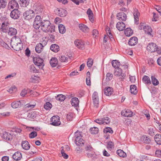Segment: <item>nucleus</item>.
Masks as SVG:
<instances>
[{"label": "nucleus", "mask_w": 161, "mask_h": 161, "mask_svg": "<svg viewBox=\"0 0 161 161\" xmlns=\"http://www.w3.org/2000/svg\"><path fill=\"white\" fill-rule=\"evenodd\" d=\"M10 24L7 21L3 22L2 24L1 29L2 30H10L13 29V30H16L15 28H12L10 26Z\"/></svg>", "instance_id": "obj_9"}, {"label": "nucleus", "mask_w": 161, "mask_h": 161, "mask_svg": "<svg viewBox=\"0 0 161 161\" xmlns=\"http://www.w3.org/2000/svg\"><path fill=\"white\" fill-rule=\"evenodd\" d=\"M142 139L144 142L147 144L150 143L151 141L150 139L146 136H143L142 137Z\"/></svg>", "instance_id": "obj_43"}, {"label": "nucleus", "mask_w": 161, "mask_h": 161, "mask_svg": "<svg viewBox=\"0 0 161 161\" xmlns=\"http://www.w3.org/2000/svg\"><path fill=\"white\" fill-rule=\"evenodd\" d=\"M117 19L121 21H125L127 19V17L126 14L122 12H120L117 14Z\"/></svg>", "instance_id": "obj_15"}, {"label": "nucleus", "mask_w": 161, "mask_h": 161, "mask_svg": "<svg viewBox=\"0 0 161 161\" xmlns=\"http://www.w3.org/2000/svg\"><path fill=\"white\" fill-rule=\"evenodd\" d=\"M154 140L158 144H161V135L156 134L154 137Z\"/></svg>", "instance_id": "obj_33"}, {"label": "nucleus", "mask_w": 161, "mask_h": 161, "mask_svg": "<svg viewBox=\"0 0 161 161\" xmlns=\"http://www.w3.org/2000/svg\"><path fill=\"white\" fill-rule=\"evenodd\" d=\"M44 22V21L42 22L41 16L37 15L36 16L35 19L33 23V27L35 29L37 30L39 29L41 26L42 29V25H43L42 24H43Z\"/></svg>", "instance_id": "obj_2"}, {"label": "nucleus", "mask_w": 161, "mask_h": 161, "mask_svg": "<svg viewBox=\"0 0 161 161\" xmlns=\"http://www.w3.org/2000/svg\"><path fill=\"white\" fill-rule=\"evenodd\" d=\"M151 78L152 82L153 85L154 86H157L159 82L158 80L154 76H152Z\"/></svg>", "instance_id": "obj_40"}, {"label": "nucleus", "mask_w": 161, "mask_h": 161, "mask_svg": "<svg viewBox=\"0 0 161 161\" xmlns=\"http://www.w3.org/2000/svg\"><path fill=\"white\" fill-rule=\"evenodd\" d=\"M13 158L16 161L20 160L22 158L21 153L19 152L15 153L12 156Z\"/></svg>", "instance_id": "obj_24"}, {"label": "nucleus", "mask_w": 161, "mask_h": 161, "mask_svg": "<svg viewBox=\"0 0 161 161\" xmlns=\"http://www.w3.org/2000/svg\"><path fill=\"white\" fill-rule=\"evenodd\" d=\"M7 3L5 0H0V9L6 7Z\"/></svg>", "instance_id": "obj_44"}, {"label": "nucleus", "mask_w": 161, "mask_h": 161, "mask_svg": "<svg viewBox=\"0 0 161 161\" xmlns=\"http://www.w3.org/2000/svg\"><path fill=\"white\" fill-rule=\"evenodd\" d=\"M86 13L88 16L91 22H93L94 20L93 18V14L90 8H88L87 11Z\"/></svg>", "instance_id": "obj_27"}, {"label": "nucleus", "mask_w": 161, "mask_h": 161, "mask_svg": "<svg viewBox=\"0 0 161 161\" xmlns=\"http://www.w3.org/2000/svg\"><path fill=\"white\" fill-rule=\"evenodd\" d=\"M37 136V132L36 131H33L29 134V137L30 138H33L36 137Z\"/></svg>", "instance_id": "obj_55"}, {"label": "nucleus", "mask_w": 161, "mask_h": 161, "mask_svg": "<svg viewBox=\"0 0 161 161\" xmlns=\"http://www.w3.org/2000/svg\"><path fill=\"white\" fill-rule=\"evenodd\" d=\"M43 25L42 26V30H55V26L54 25H50L51 23L48 20H44Z\"/></svg>", "instance_id": "obj_4"}, {"label": "nucleus", "mask_w": 161, "mask_h": 161, "mask_svg": "<svg viewBox=\"0 0 161 161\" xmlns=\"http://www.w3.org/2000/svg\"><path fill=\"white\" fill-rule=\"evenodd\" d=\"M35 16L34 11L29 9L26 11L23 14V18L26 20H30Z\"/></svg>", "instance_id": "obj_6"}, {"label": "nucleus", "mask_w": 161, "mask_h": 161, "mask_svg": "<svg viewBox=\"0 0 161 161\" xmlns=\"http://www.w3.org/2000/svg\"><path fill=\"white\" fill-rule=\"evenodd\" d=\"M44 46L41 43L37 44L35 47V50L38 53H40L43 50Z\"/></svg>", "instance_id": "obj_29"}, {"label": "nucleus", "mask_w": 161, "mask_h": 161, "mask_svg": "<svg viewBox=\"0 0 161 161\" xmlns=\"http://www.w3.org/2000/svg\"><path fill=\"white\" fill-rule=\"evenodd\" d=\"M90 131L92 134H97L98 131V129L96 127L91 128L90 129Z\"/></svg>", "instance_id": "obj_42"}, {"label": "nucleus", "mask_w": 161, "mask_h": 161, "mask_svg": "<svg viewBox=\"0 0 161 161\" xmlns=\"http://www.w3.org/2000/svg\"><path fill=\"white\" fill-rule=\"evenodd\" d=\"M93 64V60L91 58H89L87 62V65L88 67H91Z\"/></svg>", "instance_id": "obj_54"}, {"label": "nucleus", "mask_w": 161, "mask_h": 161, "mask_svg": "<svg viewBox=\"0 0 161 161\" xmlns=\"http://www.w3.org/2000/svg\"><path fill=\"white\" fill-rule=\"evenodd\" d=\"M8 34L10 36H15V38H20L23 36L21 31H8Z\"/></svg>", "instance_id": "obj_8"}, {"label": "nucleus", "mask_w": 161, "mask_h": 161, "mask_svg": "<svg viewBox=\"0 0 161 161\" xmlns=\"http://www.w3.org/2000/svg\"><path fill=\"white\" fill-rule=\"evenodd\" d=\"M0 46L8 49L10 48L7 43L1 39L0 40Z\"/></svg>", "instance_id": "obj_41"}, {"label": "nucleus", "mask_w": 161, "mask_h": 161, "mask_svg": "<svg viewBox=\"0 0 161 161\" xmlns=\"http://www.w3.org/2000/svg\"><path fill=\"white\" fill-rule=\"evenodd\" d=\"M147 49L151 52H157L158 54L161 53V50L158 48L157 46L154 43H149L147 46Z\"/></svg>", "instance_id": "obj_3"}, {"label": "nucleus", "mask_w": 161, "mask_h": 161, "mask_svg": "<svg viewBox=\"0 0 161 161\" xmlns=\"http://www.w3.org/2000/svg\"><path fill=\"white\" fill-rule=\"evenodd\" d=\"M140 13L137 9L135 8L134 12L133 15L136 24H138L139 23V17L140 16Z\"/></svg>", "instance_id": "obj_16"}, {"label": "nucleus", "mask_w": 161, "mask_h": 161, "mask_svg": "<svg viewBox=\"0 0 161 161\" xmlns=\"http://www.w3.org/2000/svg\"><path fill=\"white\" fill-rule=\"evenodd\" d=\"M94 106L96 108H97L99 106V98L92 99Z\"/></svg>", "instance_id": "obj_51"}, {"label": "nucleus", "mask_w": 161, "mask_h": 161, "mask_svg": "<svg viewBox=\"0 0 161 161\" xmlns=\"http://www.w3.org/2000/svg\"><path fill=\"white\" fill-rule=\"evenodd\" d=\"M113 74L110 73H108L106 75V79L108 81L111 80L113 78Z\"/></svg>", "instance_id": "obj_48"}, {"label": "nucleus", "mask_w": 161, "mask_h": 161, "mask_svg": "<svg viewBox=\"0 0 161 161\" xmlns=\"http://www.w3.org/2000/svg\"><path fill=\"white\" fill-rule=\"evenodd\" d=\"M19 3L20 6L26 7L29 4L28 0H20Z\"/></svg>", "instance_id": "obj_35"}, {"label": "nucleus", "mask_w": 161, "mask_h": 161, "mask_svg": "<svg viewBox=\"0 0 161 161\" xmlns=\"http://www.w3.org/2000/svg\"><path fill=\"white\" fill-rule=\"evenodd\" d=\"M115 71L114 74L117 76H120L122 74V70L120 68H117Z\"/></svg>", "instance_id": "obj_38"}, {"label": "nucleus", "mask_w": 161, "mask_h": 161, "mask_svg": "<svg viewBox=\"0 0 161 161\" xmlns=\"http://www.w3.org/2000/svg\"><path fill=\"white\" fill-rule=\"evenodd\" d=\"M8 7L10 9H18L19 5L18 3L14 0H12L10 1L8 5Z\"/></svg>", "instance_id": "obj_10"}, {"label": "nucleus", "mask_w": 161, "mask_h": 161, "mask_svg": "<svg viewBox=\"0 0 161 161\" xmlns=\"http://www.w3.org/2000/svg\"><path fill=\"white\" fill-rule=\"evenodd\" d=\"M52 107V104L49 102L46 103V104L44 105V108L47 110H49Z\"/></svg>", "instance_id": "obj_47"}, {"label": "nucleus", "mask_w": 161, "mask_h": 161, "mask_svg": "<svg viewBox=\"0 0 161 161\" xmlns=\"http://www.w3.org/2000/svg\"><path fill=\"white\" fill-rule=\"evenodd\" d=\"M80 29L81 30H86L89 29L85 25L80 24L79 25Z\"/></svg>", "instance_id": "obj_49"}, {"label": "nucleus", "mask_w": 161, "mask_h": 161, "mask_svg": "<svg viewBox=\"0 0 161 161\" xmlns=\"http://www.w3.org/2000/svg\"><path fill=\"white\" fill-rule=\"evenodd\" d=\"M121 114L125 117H131L132 116V113L128 109H125L124 111L121 112Z\"/></svg>", "instance_id": "obj_20"}, {"label": "nucleus", "mask_w": 161, "mask_h": 161, "mask_svg": "<svg viewBox=\"0 0 161 161\" xmlns=\"http://www.w3.org/2000/svg\"><path fill=\"white\" fill-rule=\"evenodd\" d=\"M86 153L93 151V149L91 145H87L85 148Z\"/></svg>", "instance_id": "obj_50"}, {"label": "nucleus", "mask_w": 161, "mask_h": 161, "mask_svg": "<svg viewBox=\"0 0 161 161\" xmlns=\"http://www.w3.org/2000/svg\"><path fill=\"white\" fill-rule=\"evenodd\" d=\"M86 153L88 158H92L94 156V151L91 152H86Z\"/></svg>", "instance_id": "obj_56"}, {"label": "nucleus", "mask_w": 161, "mask_h": 161, "mask_svg": "<svg viewBox=\"0 0 161 161\" xmlns=\"http://www.w3.org/2000/svg\"><path fill=\"white\" fill-rule=\"evenodd\" d=\"M58 62V60L56 58H52L50 61V64L53 67H56L57 65Z\"/></svg>", "instance_id": "obj_25"}, {"label": "nucleus", "mask_w": 161, "mask_h": 161, "mask_svg": "<svg viewBox=\"0 0 161 161\" xmlns=\"http://www.w3.org/2000/svg\"><path fill=\"white\" fill-rule=\"evenodd\" d=\"M21 40L20 38H13L11 40V45L12 48L16 51H19L22 49Z\"/></svg>", "instance_id": "obj_1"}, {"label": "nucleus", "mask_w": 161, "mask_h": 161, "mask_svg": "<svg viewBox=\"0 0 161 161\" xmlns=\"http://www.w3.org/2000/svg\"><path fill=\"white\" fill-rule=\"evenodd\" d=\"M73 116V114L72 113H69L67 115L66 117L68 120L71 121L72 120Z\"/></svg>", "instance_id": "obj_59"}, {"label": "nucleus", "mask_w": 161, "mask_h": 161, "mask_svg": "<svg viewBox=\"0 0 161 161\" xmlns=\"http://www.w3.org/2000/svg\"><path fill=\"white\" fill-rule=\"evenodd\" d=\"M125 34L127 36H130L133 34V31H124Z\"/></svg>", "instance_id": "obj_58"}, {"label": "nucleus", "mask_w": 161, "mask_h": 161, "mask_svg": "<svg viewBox=\"0 0 161 161\" xmlns=\"http://www.w3.org/2000/svg\"><path fill=\"white\" fill-rule=\"evenodd\" d=\"M103 119L102 118L94 120V122L97 123L99 125L103 124Z\"/></svg>", "instance_id": "obj_61"}, {"label": "nucleus", "mask_w": 161, "mask_h": 161, "mask_svg": "<svg viewBox=\"0 0 161 161\" xmlns=\"http://www.w3.org/2000/svg\"><path fill=\"white\" fill-rule=\"evenodd\" d=\"M139 29L141 30H152V29L149 26L146 25L145 23H141L139 26Z\"/></svg>", "instance_id": "obj_18"}, {"label": "nucleus", "mask_w": 161, "mask_h": 161, "mask_svg": "<svg viewBox=\"0 0 161 161\" xmlns=\"http://www.w3.org/2000/svg\"><path fill=\"white\" fill-rule=\"evenodd\" d=\"M57 14L58 16L61 17H65L67 14L66 10L62 8L58 9Z\"/></svg>", "instance_id": "obj_17"}, {"label": "nucleus", "mask_w": 161, "mask_h": 161, "mask_svg": "<svg viewBox=\"0 0 161 161\" xmlns=\"http://www.w3.org/2000/svg\"><path fill=\"white\" fill-rule=\"evenodd\" d=\"M2 137L5 140L10 141L12 139V135L9 132L4 131L2 133Z\"/></svg>", "instance_id": "obj_14"}, {"label": "nucleus", "mask_w": 161, "mask_h": 161, "mask_svg": "<svg viewBox=\"0 0 161 161\" xmlns=\"http://www.w3.org/2000/svg\"><path fill=\"white\" fill-rule=\"evenodd\" d=\"M33 61L34 64L39 67V69H42L44 65L43 60L39 57H36L33 58Z\"/></svg>", "instance_id": "obj_5"}, {"label": "nucleus", "mask_w": 161, "mask_h": 161, "mask_svg": "<svg viewBox=\"0 0 161 161\" xmlns=\"http://www.w3.org/2000/svg\"><path fill=\"white\" fill-rule=\"evenodd\" d=\"M30 69L31 72H33L34 73H36L38 72V70L36 69V68L33 65H32L31 66Z\"/></svg>", "instance_id": "obj_60"}, {"label": "nucleus", "mask_w": 161, "mask_h": 161, "mask_svg": "<svg viewBox=\"0 0 161 161\" xmlns=\"http://www.w3.org/2000/svg\"><path fill=\"white\" fill-rule=\"evenodd\" d=\"M113 89L111 87H108L104 89V93L107 96L111 95L113 93Z\"/></svg>", "instance_id": "obj_26"}, {"label": "nucleus", "mask_w": 161, "mask_h": 161, "mask_svg": "<svg viewBox=\"0 0 161 161\" xmlns=\"http://www.w3.org/2000/svg\"><path fill=\"white\" fill-rule=\"evenodd\" d=\"M130 92L131 94H136L137 92L136 86L135 85H132L130 87Z\"/></svg>", "instance_id": "obj_36"}, {"label": "nucleus", "mask_w": 161, "mask_h": 161, "mask_svg": "<svg viewBox=\"0 0 161 161\" xmlns=\"http://www.w3.org/2000/svg\"><path fill=\"white\" fill-rule=\"evenodd\" d=\"M50 49L53 52L57 53L59 50V47L57 44H53L51 46Z\"/></svg>", "instance_id": "obj_28"}, {"label": "nucleus", "mask_w": 161, "mask_h": 161, "mask_svg": "<svg viewBox=\"0 0 161 161\" xmlns=\"http://www.w3.org/2000/svg\"><path fill=\"white\" fill-rule=\"evenodd\" d=\"M155 155L158 157H160L161 156V150H157L155 152Z\"/></svg>", "instance_id": "obj_64"}, {"label": "nucleus", "mask_w": 161, "mask_h": 161, "mask_svg": "<svg viewBox=\"0 0 161 161\" xmlns=\"http://www.w3.org/2000/svg\"><path fill=\"white\" fill-rule=\"evenodd\" d=\"M112 66L116 69L119 68V66L120 65V63L117 60H114L112 62Z\"/></svg>", "instance_id": "obj_34"}, {"label": "nucleus", "mask_w": 161, "mask_h": 161, "mask_svg": "<svg viewBox=\"0 0 161 161\" xmlns=\"http://www.w3.org/2000/svg\"><path fill=\"white\" fill-rule=\"evenodd\" d=\"M20 14V12L18 9H15L11 11L10 15L12 19H17L19 18Z\"/></svg>", "instance_id": "obj_12"}, {"label": "nucleus", "mask_w": 161, "mask_h": 161, "mask_svg": "<svg viewBox=\"0 0 161 161\" xmlns=\"http://www.w3.org/2000/svg\"><path fill=\"white\" fill-rule=\"evenodd\" d=\"M142 81L146 85H150L151 84V81L149 77L146 75H144L142 79Z\"/></svg>", "instance_id": "obj_32"}, {"label": "nucleus", "mask_w": 161, "mask_h": 161, "mask_svg": "<svg viewBox=\"0 0 161 161\" xmlns=\"http://www.w3.org/2000/svg\"><path fill=\"white\" fill-rule=\"evenodd\" d=\"M65 96L62 94H59L56 97V99L59 101H63L65 99Z\"/></svg>", "instance_id": "obj_39"}, {"label": "nucleus", "mask_w": 161, "mask_h": 161, "mask_svg": "<svg viewBox=\"0 0 161 161\" xmlns=\"http://www.w3.org/2000/svg\"><path fill=\"white\" fill-rule=\"evenodd\" d=\"M116 153L120 157L125 158L126 156V153L121 149L117 150Z\"/></svg>", "instance_id": "obj_37"}, {"label": "nucleus", "mask_w": 161, "mask_h": 161, "mask_svg": "<svg viewBox=\"0 0 161 161\" xmlns=\"http://www.w3.org/2000/svg\"><path fill=\"white\" fill-rule=\"evenodd\" d=\"M116 26L118 30H132L130 28H127L125 29V23L122 22H118Z\"/></svg>", "instance_id": "obj_13"}, {"label": "nucleus", "mask_w": 161, "mask_h": 161, "mask_svg": "<svg viewBox=\"0 0 161 161\" xmlns=\"http://www.w3.org/2000/svg\"><path fill=\"white\" fill-rule=\"evenodd\" d=\"M79 101L77 97L72 98L71 101V104L72 106L75 107H77L79 105Z\"/></svg>", "instance_id": "obj_30"}, {"label": "nucleus", "mask_w": 161, "mask_h": 161, "mask_svg": "<svg viewBox=\"0 0 161 161\" xmlns=\"http://www.w3.org/2000/svg\"><path fill=\"white\" fill-rule=\"evenodd\" d=\"M21 101H18L12 102L11 104L12 107L14 108L20 107L22 105Z\"/></svg>", "instance_id": "obj_23"}, {"label": "nucleus", "mask_w": 161, "mask_h": 161, "mask_svg": "<svg viewBox=\"0 0 161 161\" xmlns=\"http://www.w3.org/2000/svg\"><path fill=\"white\" fill-rule=\"evenodd\" d=\"M80 137L75 138V143L77 146H82L84 144V141L82 139V136Z\"/></svg>", "instance_id": "obj_22"}, {"label": "nucleus", "mask_w": 161, "mask_h": 161, "mask_svg": "<svg viewBox=\"0 0 161 161\" xmlns=\"http://www.w3.org/2000/svg\"><path fill=\"white\" fill-rule=\"evenodd\" d=\"M137 42V38L136 37H133L130 39L128 43L130 46H133L136 44Z\"/></svg>", "instance_id": "obj_19"}, {"label": "nucleus", "mask_w": 161, "mask_h": 161, "mask_svg": "<svg viewBox=\"0 0 161 161\" xmlns=\"http://www.w3.org/2000/svg\"><path fill=\"white\" fill-rule=\"evenodd\" d=\"M35 104H31L30 103H28L25 105V108H28L29 109H31L34 108Z\"/></svg>", "instance_id": "obj_52"}, {"label": "nucleus", "mask_w": 161, "mask_h": 161, "mask_svg": "<svg viewBox=\"0 0 161 161\" xmlns=\"http://www.w3.org/2000/svg\"><path fill=\"white\" fill-rule=\"evenodd\" d=\"M27 92H28V90H26L25 89H24L22 90L20 94L21 96L24 97L27 94Z\"/></svg>", "instance_id": "obj_62"}, {"label": "nucleus", "mask_w": 161, "mask_h": 161, "mask_svg": "<svg viewBox=\"0 0 161 161\" xmlns=\"http://www.w3.org/2000/svg\"><path fill=\"white\" fill-rule=\"evenodd\" d=\"M102 119L104 125L108 124L110 122V119L108 117H104Z\"/></svg>", "instance_id": "obj_45"}, {"label": "nucleus", "mask_w": 161, "mask_h": 161, "mask_svg": "<svg viewBox=\"0 0 161 161\" xmlns=\"http://www.w3.org/2000/svg\"><path fill=\"white\" fill-rule=\"evenodd\" d=\"M21 145L22 147L25 150H28L30 148V145L28 142L27 141H22Z\"/></svg>", "instance_id": "obj_21"}, {"label": "nucleus", "mask_w": 161, "mask_h": 161, "mask_svg": "<svg viewBox=\"0 0 161 161\" xmlns=\"http://www.w3.org/2000/svg\"><path fill=\"white\" fill-rule=\"evenodd\" d=\"M75 45L79 49L83 50L85 48V44L81 40L76 39L74 42Z\"/></svg>", "instance_id": "obj_11"}, {"label": "nucleus", "mask_w": 161, "mask_h": 161, "mask_svg": "<svg viewBox=\"0 0 161 161\" xmlns=\"http://www.w3.org/2000/svg\"><path fill=\"white\" fill-rule=\"evenodd\" d=\"M48 41L46 37H44L42 38L41 42H42L43 44L45 45H46Z\"/></svg>", "instance_id": "obj_63"}, {"label": "nucleus", "mask_w": 161, "mask_h": 161, "mask_svg": "<svg viewBox=\"0 0 161 161\" xmlns=\"http://www.w3.org/2000/svg\"><path fill=\"white\" fill-rule=\"evenodd\" d=\"M51 124L52 125L57 126L61 124L60 121V118L57 115L54 116L51 118Z\"/></svg>", "instance_id": "obj_7"}, {"label": "nucleus", "mask_w": 161, "mask_h": 161, "mask_svg": "<svg viewBox=\"0 0 161 161\" xmlns=\"http://www.w3.org/2000/svg\"><path fill=\"white\" fill-rule=\"evenodd\" d=\"M16 90V87L15 86H13L7 90V91L10 93H12Z\"/></svg>", "instance_id": "obj_53"}, {"label": "nucleus", "mask_w": 161, "mask_h": 161, "mask_svg": "<svg viewBox=\"0 0 161 161\" xmlns=\"http://www.w3.org/2000/svg\"><path fill=\"white\" fill-rule=\"evenodd\" d=\"M108 148L110 150H111L114 148V144L112 142H109L108 143Z\"/></svg>", "instance_id": "obj_57"}, {"label": "nucleus", "mask_w": 161, "mask_h": 161, "mask_svg": "<svg viewBox=\"0 0 161 161\" xmlns=\"http://www.w3.org/2000/svg\"><path fill=\"white\" fill-rule=\"evenodd\" d=\"M103 132L105 133H107L109 132L110 133L112 134L113 132V131L112 128L110 127H107L104 129Z\"/></svg>", "instance_id": "obj_46"}, {"label": "nucleus", "mask_w": 161, "mask_h": 161, "mask_svg": "<svg viewBox=\"0 0 161 161\" xmlns=\"http://www.w3.org/2000/svg\"><path fill=\"white\" fill-rule=\"evenodd\" d=\"M71 57V56H68L67 55V57L64 55H61L59 57V60L63 62H68L69 59H70Z\"/></svg>", "instance_id": "obj_31"}]
</instances>
